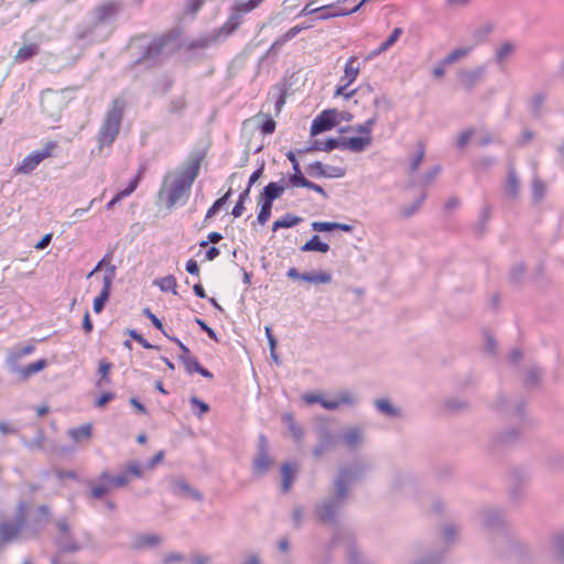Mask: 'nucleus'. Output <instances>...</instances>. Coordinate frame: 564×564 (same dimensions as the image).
Segmentation results:
<instances>
[{"mask_svg": "<svg viewBox=\"0 0 564 564\" xmlns=\"http://www.w3.org/2000/svg\"><path fill=\"white\" fill-rule=\"evenodd\" d=\"M111 369V364L106 360L99 361V368L98 372L100 375V380L98 381V386H101L102 383L109 384L110 383V377L109 371Z\"/></svg>", "mask_w": 564, "mask_h": 564, "instance_id": "obj_42", "label": "nucleus"}, {"mask_svg": "<svg viewBox=\"0 0 564 564\" xmlns=\"http://www.w3.org/2000/svg\"><path fill=\"white\" fill-rule=\"evenodd\" d=\"M307 182L308 180L303 176L302 171L294 172V174L289 177V183L293 187H306Z\"/></svg>", "mask_w": 564, "mask_h": 564, "instance_id": "obj_53", "label": "nucleus"}, {"mask_svg": "<svg viewBox=\"0 0 564 564\" xmlns=\"http://www.w3.org/2000/svg\"><path fill=\"white\" fill-rule=\"evenodd\" d=\"M87 485L90 488L89 497L91 499H101L112 489L108 481H99V484L87 481Z\"/></svg>", "mask_w": 564, "mask_h": 564, "instance_id": "obj_28", "label": "nucleus"}, {"mask_svg": "<svg viewBox=\"0 0 564 564\" xmlns=\"http://www.w3.org/2000/svg\"><path fill=\"white\" fill-rule=\"evenodd\" d=\"M24 525V516L20 513L12 521L2 522V543L11 542L18 538Z\"/></svg>", "mask_w": 564, "mask_h": 564, "instance_id": "obj_12", "label": "nucleus"}, {"mask_svg": "<svg viewBox=\"0 0 564 564\" xmlns=\"http://www.w3.org/2000/svg\"><path fill=\"white\" fill-rule=\"evenodd\" d=\"M544 101H545V95L544 94L539 93V94L533 96V98L531 100V104H532L533 111L535 113L540 112Z\"/></svg>", "mask_w": 564, "mask_h": 564, "instance_id": "obj_64", "label": "nucleus"}, {"mask_svg": "<svg viewBox=\"0 0 564 564\" xmlns=\"http://www.w3.org/2000/svg\"><path fill=\"white\" fill-rule=\"evenodd\" d=\"M486 72L485 66H479L473 70H462L458 73L460 85L470 91L484 77Z\"/></svg>", "mask_w": 564, "mask_h": 564, "instance_id": "obj_13", "label": "nucleus"}, {"mask_svg": "<svg viewBox=\"0 0 564 564\" xmlns=\"http://www.w3.org/2000/svg\"><path fill=\"white\" fill-rule=\"evenodd\" d=\"M116 276V267L113 264H109L105 271L102 279V289L99 295L94 300V311L95 313H100L106 302L108 301L111 292L112 281Z\"/></svg>", "mask_w": 564, "mask_h": 564, "instance_id": "obj_10", "label": "nucleus"}, {"mask_svg": "<svg viewBox=\"0 0 564 564\" xmlns=\"http://www.w3.org/2000/svg\"><path fill=\"white\" fill-rule=\"evenodd\" d=\"M35 350V346L32 344L17 347L12 351L9 352L7 358V365L9 368V371L17 377L20 381H25L33 375L42 371L46 368L47 361L46 359L42 358L34 362H30L25 366L21 365L20 360L24 356L31 355Z\"/></svg>", "mask_w": 564, "mask_h": 564, "instance_id": "obj_3", "label": "nucleus"}, {"mask_svg": "<svg viewBox=\"0 0 564 564\" xmlns=\"http://www.w3.org/2000/svg\"><path fill=\"white\" fill-rule=\"evenodd\" d=\"M361 473L362 470L349 467L339 468L338 475L334 480V497L315 507V514L321 522L337 523L336 516L348 498L349 486L359 478Z\"/></svg>", "mask_w": 564, "mask_h": 564, "instance_id": "obj_1", "label": "nucleus"}, {"mask_svg": "<svg viewBox=\"0 0 564 564\" xmlns=\"http://www.w3.org/2000/svg\"><path fill=\"white\" fill-rule=\"evenodd\" d=\"M272 465L273 459L269 454L268 440L261 434L258 441L257 455L252 460V471L254 475L262 476L269 471Z\"/></svg>", "mask_w": 564, "mask_h": 564, "instance_id": "obj_9", "label": "nucleus"}, {"mask_svg": "<svg viewBox=\"0 0 564 564\" xmlns=\"http://www.w3.org/2000/svg\"><path fill=\"white\" fill-rule=\"evenodd\" d=\"M189 402L192 405H195V406H198L199 409V412H198V416L200 417L203 414L207 413L209 411V405L207 403H205L204 401L199 400L197 397H192L189 399Z\"/></svg>", "mask_w": 564, "mask_h": 564, "instance_id": "obj_63", "label": "nucleus"}, {"mask_svg": "<svg viewBox=\"0 0 564 564\" xmlns=\"http://www.w3.org/2000/svg\"><path fill=\"white\" fill-rule=\"evenodd\" d=\"M542 371L538 367L531 368L527 373L525 384L535 386L540 382Z\"/></svg>", "mask_w": 564, "mask_h": 564, "instance_id": "obj_48", "label": "nucleus"}, {"mask_svg": "<svg viewBox=\"0 0 564 564\" xmlns=\"http://www.w3.org/2000/svg\"><path fill=\"white\" fill-rule=\"evenodd\" d=\"M350 85L343 83V85L338 86L335 90V96H343L345 99L351 98L354 95H356L358 91H367L368 94L372 93V87L370 85H367L365 87H359L357 89H352L350 91H346V89Z\"/></svg>", "mask_w": 564, "mask_h": 564, "instance_id": "obj_37", "label": "nucleus"}, {"mask_svg": "<svg viewBox=\"0 0 564 564\" xmlns=\"http://www.w3.org/2000/svg\"><path fill=\"white\" fill-rule=\"evenodd\" d=\"M241 22V15L231 11L228 20L219 29L214 30L212 33L216 35V40L218 42L220 39H226L235 31H237Z\"/></svg>", "mask_w": 564, "mask_h": 564, "instance_id": "obj_15", "label": "nucleus"}, {"mask_svg": "<svg viewBox=\"0 0 564 564\" xmlns=\"http://www.w3.org/2000/svg\"><path fill=\"white\" fill-rule=\"evenodd\" d=\"M503 191L507 196L512 199H516L519 196L520 191V182L517 175V171L513 165L508 166L507 178L503 184Z\"/></svg>", "mask_w": 564, "mask_h": 564, "instance_id": "obj_16", "label": "nucleus"}, {"mask_svg": "<svg viewBox=\"0 0 564 564\" xmlns=\"http://www.w3.org/2000/svg\"><path fill=\"white\" fill-rule=\"evenodd\" d=\"M491 217V208L490 206H485L480 212V223L477 228H480V232H484L486 228V224L489 221Z\"/></svg>", "mask_w": 564, "mask_h": 564, "instance_id": "obj_56", "label": "nucleus"}, {"mask_svg": "<svg viewBox=\"0 0 564 564\" xmlns=\"http://www.w3.org/2000/svg\"><path fill=\"white\" fill-rule=\"evenodd\" d=\"M121 0H106L94 8V21L96 25L105 24L113 20L123 10Z\"/></svg>", "mask_w": 564, "mask_h": 564, "instance_id": "obj_8", "label": "nucleus"}, {"mask_svg": "<svg viewBox=\"0 0 564 564\" xmlns=\"http://www.w3.org/2000/svg\"><path fill=\"white\" fill-rule=\"evenodd\" d=\"M329 250V246L326 242L319 240L318 236H313L305 245L301 247V251H317L326 253Z\"/></svg>", "mask_w": 564, "mask_h": 564, "instance_id": "obj_30", "label": "nucleus"}, {"mask_svg": "<svg viewBox=\"0 0 564 564\" xmlns=\"http://www.w3.org/2000/svg\"><path fill=\"white\" fill-rule=\"evenodd\" d=\"M154 284L160 288L163 292H172L173 294H177V281L176 278L172 274L163 276L154 281Z\"/></svg>", "mask_w": 564, "mask_h": 564, "instance_id": "obj_35", "label": "nucleus"}, {"mask_svg": "<svg viewBox=\"0 0 564 564\" xmlns=\"http://www.w3.org/2000/svg\"><path fill=\"white\" fill-rule=\"evenodd\" d=\"M260 212L258 214L257 220L259 224L264 225L270 216L273 202L268 200L259 196Z\"/></svg>", "mask_w": 564, "mask_h": 564, "instance_id": "obj_36", "label": "nucleus"}, {"mask_svg": "<svg viewBox=\"0 0 564 564\" xmlns=\"http://www.w3.org/2000/svg\"><path fill=\"white\" fill-rule=\"evenodd\" d=\"M371 143V137L340 138V148L352 152H361Z\"/></svg>", "mask_w": 564, "mask_h": 564, "instance_id": "obj_17", "label": "nucleus"}, {"mask_svg": "<svg viewBox=\"0 0 564 564\" xmlns=\"http://www.w3.org/2000/svg\"><path fill=\"white\" fill-rule=\"evenodd\" d=\"M306 170L311 176H314V177H325L326 176V165H324L319 161L308 164Z\"/></svg>", "mask_w": 564, "mask_h": 564, "instance_id": "obj_44", "label": "nucleus"}, {"mask_svg": "<svg viewBox=\"0 0 564 564\" xmlns=\"http://www.w3.org/2000/svg\"><path fill=\"white\" fill-rule=\"evenodd\" d=\"M129 336L138 341L145 349H158V346L150 344L141 334H139L135 329H130L128 332Z\"/></svg>", "mask_w": 564, "mask_h": 564, "instance_id": "obj_50", "label": "nucleus"}, {"mask_svg": "<svg viewBox=\"0 0 564 564\" xmlns=\"http://www.w3.org/2000/svg\"><path fill=\"white\" fill-rule=\"evenodd\" d=\"M302 221V218L299 216H294L292 214H286L284 217L275 220L272 225V230L276 231L281 228H291L299 225Z\"/></svg>", "mask_w": 564, "mask_h": 564, "instance_id": "obj_33", "label": "nucleus"}, {"mask_svg": "<svg viewBox=\"0 0 564 564\" xmlns=\"http://www.w3.org/2000/svg\"><path fill=\"white\" fill-rule=\"evenodd\" d=\"M424 155H425L424 145L422 143H419L417 144V152L414 155V158L411 160V163H410V171H411V173H414V172L417 171L420 164L422 163V161L424 159Z\"/></svg>", "mask_w": 564, "mask_h": 564, "instance_id": "obj_46", "label": "nucleus"}, {"mask_svg": "<svg viewBox=\"0 0 564 564\" xmlns=\"http://www.w3.org/2000/svg\"><path fill=\"white\" fill-rule=\"evenodd\" d=\"M57 148V142L50 141L45 144L43 150L34 151L29 154L23 161L14 169L17 174H30L36 166L46 158L52 155L53 150Z\"/></svg>", "mask_w": 564, "mask_h": 564, "instance_id": "obj_6", "label": "nucleus"}, {"mask_svg": "<svg viewBox=\"0 0 564 564\" xmlns=\"http://www.w3.org/2000/svg\"><path fill=\"white\" fill-rule=\"evenodd\" d=\"M284 189L285 187L283 185H280L279 183L275 182H271L267 186H264L263 191L260 193L259 196L273 202L283 194Z\"/></svg>", "mask_w": 564, "mask_h": 564, "instance_id": "obj_27", "label": "nucleus"}, {"mask_svg": "<svg viewBox=\"0 0 564 564\" xmlns=\"http://www.w3.org/2000/svg\"><path fill=\"white\" fill-rule=\"evenodd\" d=\"M338 123L337 110H323L312 122L311 134L316 135L324 131H328Z\"/></svg>", "mask_w": 564, "mask_h": 564, "instance_id": "obj_11", "label": "nucleus"}, {"mask_svg": "<svg viewBox=\"0 0 564 564\" xmlns=\"http://www.w3.org/2000/svg\"><path fill=\"white\" fill-rule=\"evenodd\" d=\"M425 198H426V194L422 193L420 198L414 204H412L411 206L405 207V208L402 209L403 216L404 217L412 216L421 207V205L423 204Z\"/></svg>", "mask_w": 564, "mask_h": 564, "instance_id": "obj_55", "label": "nucleus"}, {"mask_svg": "<svg viewBox=\"0 0 564 564\" xmlns=\"http://www.w3.org/2000/svg\"><path fill=\"white\" fill-rule=\"evenodd\" d=\"M162 542L158 534H139L133 543L135 550L158 546Z\"/></svg>", "mask_w": 564, "mask_h": 564, "instance_id": "obj_24", "label": "nucleus"}, {"mask_svg": "<svg viewBox=\"0 0 564 564\" xmlns=\"http://www.w3.org/2000/svg\"><path fill=\"white\" fill-rule=\"evenodd\" d=\"M231 195V189H229L224 196L218 198L207 210L206 219L212 218L217 214V212L227 203L228 198Z\"/></svg>", "mask_w": 564, "mask_h": 564, "instance_id": "obj_43", "label": "nucleus"}, {"mask_svg": "<svg viewBox=\"0 0 564 564\" xmlns=\"http://www.w3.org/2000/svg\"><path fill=\"white\" fill-rule=\"evenodd\" d=\"M176 36L169 32L154 37L143 50L141 55L133 62V65L145 64L148 67H154L162 61L166 48L174 43Z\"/></svg>", "mask_w": 564, "mask_h": 564, "instance_id": "obj_5", "label": "nucleus"}, {"mask_svg": "<svg viewBox=\"0 0 564 564\" xmlns=\"http://www.w3.org/2000/svg\"><path fill=\"white\" fill-rule=\"evenodd\" d=\"M302 281L315 283V284H327L332 281V274L328 272H306L303 273Z\"/></svg>", "mask_w": 564, "mask_h": 564, "instance_id": "obj_31", "label": "nucleus"}, {"mask_svg": "<svg viewBox=\"0 0 564 564\" xmlns=\"http://www.w3.org/2000/svg\"><path fill=\"white\" fill-rule=\"evenodd\" d=\"M171 490L175 496L191 498L196 501L203 500V495L192 488L184 479H175L171 484Z\"/></svg>", "mask_w": 564, "mask_h": 564, "instance_id": "obj_14", "label": "nucleus"}, {"mask_svg": "<svg viewBox=\"0 0 564 564\" xmlns=\"http://www.w3.org/2000/svg\"><path fill=\"white\" fill-rule=\"evenodd\" d=\"M378 120V113H375L371 118L366 120L362 124H358L354 128L355 131L365 134L366 137H370L372 128Z\"/></svg>", "mask_w": 564, "mask_h": 564, "instance_id": "obj_41", "label": "nucleus"}, {"mask_svg": "<svg viewBox=\"0 0 564 564\" xmlns=\"http://www.w3.org/2000/svg\"><path fill=\"white\" fill-rule=\"evenodd\" d=\"M99 481H108L111 488H121L129 484L130 477H128L127 473H121L117 476L110 475L108 471H102L99 477Z\"/></svg>", "mask_w": 564, "mask_h": 564, "instance_id": "obj_22", "label": "nucleus"}, {"mask_svg": "<svg viewBox=\"0 0 564 564\" xmlns=\"http://www.w3.org/2000/svg\"><path fill=\"white\" fill-rule=\"evenodd\" d=\"M217 43V40H216V35H214L213 33H209L207 35H204L199 39H196V40H193L191 41L186 47L188 51H195V50H198V48H206L208 46H210L212 44H215Z\"/></svg>", "mask_w": 564, "mask_h": 564, "instance_id": "obj_32", "label": "nucleus"}, {"mask_svg": "<svg viewBox=\"0 0 564 564\" xmlns=\"http://www.w3.org/2000/svg\"><path fill=\"white\" fill-rule=\"evenodd\" d=\"M254 8L253 6L251 4L250 1H247V2H241V3H237L232 7V12L234 13H239V15L242 17L243 13H248L250 11H252Z\"/></svg>", "mask_w": 564, "mask_h": 564, "instance_id": "obj_60", "label": "nucleus"}, {"mask_svg": "<svg viewBox=\"0 0 564 564\" xmlns=\"http://www.w3.org/2000/svg\"><path fill=\"white\" fill-rule=\"evenodd\" d=\"M127 102L122 98H115L105 113L97 133L98 149L111 148L120 133Z\"/></svg>", "mask_w": 564, "mask_h": 564, "instance_id": "obj_2", "label": "nucleus"}, {"mask_svg": "<svg viewBox=\"0 0 564 564\" xmlns=\"http://www.w3.org/2000/svg\"><path fill=\"white\" fill-rule=\"evenodd\" d=\"M336 446V440L330 432L324 431L321 434L318 444L313 449V455L316 458L323 456L324 453L333 449Z\"/></svg>", "mask_w": 564, "mask_h": 564, "instance_id": "obj_19", "label": "nucleus"}, {"mask_svg": "<svg viewBox=\"0 0 564 564\" xmlns=\"http://www.w3.org/2000/svg\"><path fill=\"white\" fill-rule=\"evenodd\" d=\"M321 14L318 15L319 20H328L332 18L337 17H345L350 14L349 10H337V11H330V9H327L325 11H318Z\"/></svg>", "mask_w": 564, "mask_h": 564, "instance_id": "obj_54", "label": "nucleus"}, {"mask_svg": "<svg viewBox=\"0 0 564 564\" xmlns=\"http://www.w3.org/2000/svg\"><path fill=\"white\" fill-rule=\"evenodd\" d=\"M181 361L184 365L185 370L191 375L197 372L200 366L197 358H195L193 355L191 357H186L184 360Z\"/></svg>", "mask_w": 564, "mask_h": 564, "instance_id": "obj_51", "label": "nucleus"}, {"mask_svg": "<svg viewBox=\"0 0 564 564\" xmlns=\"http://www.w3.org/2000/svg\"><path fill=\"white\" fill-rule=\"evenodd\" d=\"M555 556L560 560H564V535L555 538L554 541Z\"/></svg>", "mask_w": 564, "mask_h": 564, "instance_id": "obj_59", "label": "nucleus"}, {"mask_svg": "<svg viewBox=\"0 0 564 564\" xmlns=\"http://www.w3.org/2000/svg\"><path fill=\"white\" fill-rule=\"evenodd\" d=\"M284 421L289 422V429H290V431L292 433V436L295 440H297V441L302 440L303 434H304L303 430H302V427L300 425H297V424H295L293 422L292 415L291 414H285L284 415Z\"/></svg>", "mask_w": 564, "mask_h": 564, "instance_id": "obj_47", "label": "nucleus"}, {"mask_svg": "<svg viewBox=\"0 0 564 564\" xmlns=\"http://www.w3.org/2000/svg\"><path fill=\"white\" fill-rule=\"evenodd\" d=\"M470 47H457L453 50L444 59H442L443 65H449L462 57H465L469 54Z\"/></svg>", "mask_w": 564, "mask_h": 564, "instance_id": "obj_40", "label": "nucleus"}, {"mask_svg": "<svg viewBox=\"0 0 564 564\" xmlns=\"http://www.w3.org/2000/svg\"><path fill=\"white\" fill-rule=\"evenodd\" d=\"M143 314L152 322L155 328L161 330L166 337L169 336L164 330L162 322L151 312L150 308H144Z\"/></svg>", "mask_w": 564, "mask_h": 564, "instance_id": "obj_57", "label": "nucleus"}, {"mask_svg": "<svg viewBox=\"0 0 564 564\" xmlns=\"http://www.w3.org/2000/svg\"><path fill=\"white\" fill-rule=\"evenodd\" d=\"M360 72V64L356 56L349 57L345 64L344 76L340 78L341 83L351 85Z\"/></svg>", "mask_w": 564, "mask_h": 564, "instance_id": "obj_20", "label": "nucleus"}, {"mask_svg": "<svg viewBox=\"0 0 564 564\" xmlns=\"http://www.w3.org/2000/svg\"><path fill=\"white\" fill-rule=\"evenodd\" d=\"M514 52V44L511 42L502 43L496 51V61L498 64L503 63Z\"/></svg>", "mask_w": 564, "mask_h": 564, "instance_id": "obj_39", "label": "nucleus"}, {"mask_svg": "<svg viewBox=\"0 0 564 564\" xmlns=\"http://www.w3.org/2000/svg\"><path fill=\"white\" fill-rule=\"evenodd\" d=\"M200 167V158L194 159L191 164L183 170L180 175L171 183L167 188V207L172 208L189 194L191 187L198 175Z\"/></svg>", "mask_w": 564, "mask_h": 564, "instance_id": "obj_4", "label": "nucleus"}, {"mask_svg": "<svg viewBox=\"0 0 564 564\" xmlns=\"http://www.w3.org/2000/svg\"><path fill=\"white\" fill-rule=\"evenodd\" d=\"M127 473L128 477L133 476L135 478H141L143 475V470L141 466L137 463L129 464L124 470Z\"/></svg>", "mask_w": 564, "mask_h": 564, "instance_id": "obj_61", "label": "nucleus"}, {"mask_svg": "<svg viewBox=\"0 0 564 564\" xmlns=\"http://www.w3.org/2000/svg\"><path fill=\"white\" fill-rule=\"evenodd\" d=\"M337 148H340V139L329 138L326 142L315 140L308 148H306L302 152H314V151L330 152Z\"/></svg>", "mask_w": 564, "mask_h": 564, "instance_id": "obj_23", "label": "nucleus"}, {"mask_svg": "<svg viewBox=\"0 0 564 564\" xmlns=\"http://www.w3.org/2000/svg\"><path fill=\"white\" fill-rule=\"evenodd\" d=\"M352 398L348 392H341L337 399L333 400H321V404L323 408L327 410H335L341 404H351Z\"/></svg>", "mask_w": 564, "mask_h": 564, "instance_id": "obj_29", "label": "nucleus"}, {"mask_svg": "<svg viewBox=\"0 0 564 564\" xmlns=\"http://www.w3.org/2000/svg\"><path fill=\"white\" fill-rule=\"evenodd\" d=\"M312 228L315 231H330L335 229V223L330 221H314Z\"/></svg>", "mask_w": 564, "mask_h": 564, "instance_id": "obj_62", "label": "nucleus"}, {"mask_svg": "<svg viewBox=\"0 0 564 564\" xmlns=\"http://www.w3.org/2000/svg\"><path fill=\"white\" fill-rule=\"evenodd\" d=\"M340 441L349 448L356 449L362 442V431L359 427H349L341 435Z\"/></svg>", "mask_w": 564, "mask_h": 564, "instance_id": "obj_18", "label": "nucleus"}, {"mask_svg": "<svg viewBox=\"0 0 564 564\" xmlns=\"http://www.w3.org/2000/svg\"><path fill=\"white\" fill-rule=\"evenodd\" d=\"M376 406H377V409L380 412H382V413H384V414H387L389 416H397L398 415V410L394 409L391 405V403L389 402V400H387V399H379V400H377L376 401Z\"/></svg>", "mask_w": 564, "mask_h": 564, "instance_id": "obj_45", "label": "nucleus"}, {"mask_svg": "<svg viewBox=\"0 0 564 564\" xmlns=\"http://www.w3.org/2000/svg\"><path fill=\"white\" fill-rule=\"evenodd\" d=\"M307 26L303 24L295 25L286 31L283 35L276 39L272 45L270 46L268 54L276 52L281 46H283L286 42L294 39L301 31L305 30Z\"/></svg>", "mask_w": 564, "mask_h": 564, "instance_id": "obj_21", "label": "nucleus"}, {"mask_svg": "<svg viewBox=\"0 0 564 564\" xmlns=\"http://www.w3.org/2000/svg\"><path fill=\"white\" fill-rule=\"evenodd\" d=\"M56 528L58 530L56 543L61 552L75 553L82 550V545L74 539L70 525L65 518H61L56 521Z\"/></svg>", "mask_w": 564, "mask_h": 564, "instance_id": "obj_7", "label": "nucleus"}, {"mask_svg": "<svg viewBox=\"0 0 564 564\" xmlns=\"http://www.w3.org/2000/svg\"><path fill=\"white\" fill-rule=\"evenodd\" d=\"M93 434V424L86 423L78 427L70 429L68 435L75 443H79L84 440H89Z\"/></svg>", "mask_w": 564, "mask_h": 564, "instance_id": "obj_26", "label": "nucleus"}, {"mask_svg": "<svg viewBox=\"0 0 564 564\" xmlns=\"http://www.w3.org/2000/svg\"><path fill=\"white\" fill-rule=\"evenodd\" d=\"M205 0H187L186 1V12L191 14H196L200 8L203 7Z\"/></svg>", "mask_w": 564, "mask_h": 564, "instance_id": "obj_58", "label": "nucleus"}, {"mask_svg": "<svg viewBox=\"0 0 564 564\" xmlns=\"http://www.w3.org/2000/svg\"><path fill=\"white\" fill-rule=\"evenodd\" d=\"M532 198L535 203H540L546 193V186L544 182L539 177L534 176L531 184Z\"/></svg>", "mask_w": 564, "mask_h": 564, "instance_id": "obj_34", "label": "nucleus"}, {"mask_svg": "<svg viewBox=\"0 0 564 564\" xmlns=\"http://www.w3.org/2000/svg\"><path fill=\"white\" fill-rule=\"evenodd\" d=\"M39 53H40V46L35 43H32V44L24 45L23 47H21L18 51L15 58L24 62V61H28V59L32 58L33 56L37 55Z\"/></svg>", "mask_w": 564, "mask_h": 564, "instance_id": "obj_38", "label": "nucleus"}, {"mask_svg": "<svg viewBox=\"0 0 564 564\" xmlns=\"http://www.w3.org/2000/svg\"><path fill=\"white\" fill-rule=\"evenodd\" d=\"M186 105L187 102L185 97H177L170 102V111L174 113H181L186 108Z\"/></svg>", "mask_w": 564, "mask_h": 564, "instance_id": "obj_52", "label": "nucleus"}, {"mask_svg": "<svg viewBox=\"0 0 564 564\" xmlns=\"http://www.w3.org/2000/svg\"><path fill=\"white\" fill-rule=\"evenodd\" d=\"M281 475H282V491L288 492L291 489V486L295 479L296 469L289 463H284L281 466Z\"/></svg>", "mask_w": 564, "mask_h": 564, "instance_id": "obj_25", "label": "nucleus"}, {"mask_svg": "<svg viewBox=\"0 0 564 564\" xmlns=\"http://www.w3.org/2000/svg\"><path fill=\"white\" fill-rule=\"evenodd\" d=\"M259 116H262L265 118V120L263 121V123L261 124L260 127V130L263 134H271L274 132L275 130V121L271 118L270 115H263V113H260Z\"/></svg>", "mask_w": 564, "mask_h": 564, "instance_id": "obj_49", "label": "nucleus"}]
</instances>
